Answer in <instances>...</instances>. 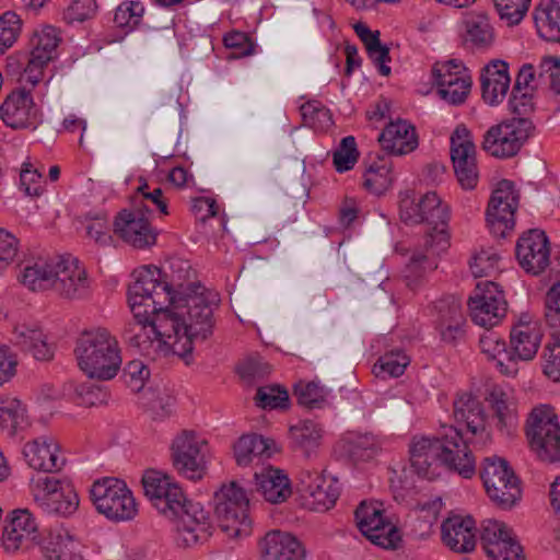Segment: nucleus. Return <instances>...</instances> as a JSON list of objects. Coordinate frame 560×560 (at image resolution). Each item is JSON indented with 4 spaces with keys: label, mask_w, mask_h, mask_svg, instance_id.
<instances>
[{
    "label": "nucleus",
    "mask_w": 560,
    "mask_h": 560,
    "mask_svg": "<svg viewBox=\"0 0 560 560\" xmlns=\"http://www.w3.org/2000/svg\"><path fill=\"white\" fill-rule=\"evenodd\" d=\"M541 331L536 322L520 320L511 329L510 351L508 363L498 360V368L508 375L514 376L517 373L516 360H533L541 342Z\"/></svg>",
    "instance_id": "17"
},
{
    "label": "nucleus",
    "mask_w": 560,
    "mask_h": 560,
    "mask_svg": "<svg viewBox=\"0 0 560 560\" xmlns=\"http://www.w3.org/2000/svg\"><path fill=\"white\" fill-rule=\"evenodd\" d=\"M464 40L474 48H486L493 40L492 27L483 13H469L464 20Z\"/></svg>",
    "instance_id": "42"
},
{
    "label": "nucleus",
    "mask_w": 560,
    "mask_h": 560,
    "mask_svg": "<svg viewBox=\"0 0 560 560\" xmlns=\"http://www.w3.org/2000/svg\"><path fill=\"white\" fill-rule=\"evenodd\" d=\"M542 370L546 376L555 382L560 381V340L552 339L549 341L542 354Z\"/></svg>",
    "instance_id": "54"
},
{
    "label": "nucleus",
    "mask_w": 560,
    "mask_h": 560,
    "mask_svg": "<svg viewBox=\"0 0 560 560\" xmlns=\"http://www.w3.org/2000/svg\"><path fill=\"white\" fill-rule=\"evenodd\" d=\"M545 308L548 324L552 327L560 326V280L547 292Z\"/></svg>",
    "instance_id": "63"
},
{
    "label": "nucleus",
    "mask_w": 560,
    "mask_h": 560,
    "mask_svg": "<svg viewBox=\"0 0 560 560\" xmlns=\"http://www.w3.org/2000/svg\"><path fill=\"white\" fill-rule=\"evenodd\" d=\"M28 427L26 408L20 399L0 395V428L9 436H15Z\"/></svg>",
    "instance_id": "39"
},
{
    "label": "nucleus",
    "mask_w": 560,
    "mask_h": 560,
    "mask_svg": "<svg viewBox=\"0 0 560 560\" xmlns=\"http://www.w3.org/2000/svg\"><path fill=\"white\" fill-rule=\"evenodd\" d=\"M22 30V20L13 11L0 16V55L4 54L16 42Z\"/></svg>",
    "instance_id": "47"
},
{
    "label": "nucleus",
    "mask_w": 560,
    "mask_h": 560,
    "mask_svg": "<svg viewBox=\"0 0 560 560\" xmlns=\"http://www.w3.org/2000/svg\"><path fill=\"white\" fill-rule=\"evenodd\" d=\"M399 215L406 224L427 223L432 226L425 244L430 248L443 252L448 246V233L446 224L450 219L447 205L433 191L418 195L412 190L400 194Z\"/></svg>",
    "instance_id": "6"
},
{
    "label": "nucleus",
    "mask_w": 560,
    "mask_h": 560,
    "mask_svg": "<svg viewBox=\"0 0 560 560\" xmlns=\"http://www.w3.org/2000/svg\"><path fill=\"white\" fill-rule=\"evenodd\" d=\"M393 180L392 162L386 159H380L368 167L363 185L372 194L382 195L389 189Z\"/></svg>",
    "instance_id": "44"
},
{
    "label": "nucleus",
    "mask_w": 560,
    "mask_h": 560,
    "mask_svg": "<svg viewBox=\"0 0 560 560\" xmlns=\"http://www.w3.org/2000/svg\"><path fill=\"white\" fill-rule=\"evenodd\" d=\"M38 524L27 509H16L4 522L1 545L5 552L12 553L39 544Z\"/></svg>",
    "instance_id": "22"
},
{
    "label": "nucleus",
    "mask_w": 560,
    "mask_h": 560,
    "mask_svg": "<svg viewBox=\"0 0 560 560\" xmlns=\"http://www.w3.org/2000/svg\"><path fill=\"white\" fill-rule=\"evenodd\" d=\"M39 544L50 560H83L80 542L63 529L50 530Z\"/></svg>",
    "instance_id": "34"
},
{
    "label": "nucleus",
    "mask_w": 560,
    "mask_h": 560,
    "mask_svg": "<svg viewBox=\"0 0 560 560\" xmlns=\"http://www.w3.org/2000/svg\"><path fill=\"white\" fill-rule=\"evenodd\" d=\"M328 394L329 389L320 386L319 383L315 381L299 382L294 386V395L299 404L311 409L320 407V404L326 399Z\"/></svg>",
    "instance_id": "46"
},
{
    "label": "nucleus",
    "mask_w": 560,
    "mask_h": 560,
    "mask_svg": "<svg viewBox=\"0 0 560 560\" xmlns=\"http://www.w3.org/2000/svg\"><path fill=\"white\" fill-rule=\"evenodd\" d=\"M60 42L57 30L46 25L34 32L31 38V52L27 62L20 73V82L35 86L43 79L44 68L56 57V49ZM18 66L16 70H20Z\"/></svg>",
    "instance_id": "15"
},
{
    "label": "nucleus",
    "mask_w": 560,
    "mask_h": 560,
    "mask_svg": "<svg viewBox=\"0 0 560 560\" xmlns=\"http://www.w3.org/2000/svg\"><path fill=\"white\" fill-rule=\"evenodd\" d=\"M435 311L438 313L436 325L441 322L450 323L451 320L465 318L460 300L456 296L448 295L435 302Z\"/></svg>",
    "instance_id": "57"
},
{
    "label": "nucleus",
    "mask_w": 560,
    "mask_h": 560,
    "mask_svg": "<svg viewBox=\"0 0 560 560\" xmlns=\"http://www.w3.org/2000/svg\"><path fill=\"white\" fill-rule=\"evenodd\" d=\"M518 198L513 182L508 179L499 182L486 212L487 222L495 236L504 237L506 232L513 229Z\"/></svg>",
    "instance_id": "19"
},
{
    "label": "nucleus",
    "mask_w": 560,
    "mask_h": 560,
    "mask_svg": "<svg viewBox=\"0 0 560 560\" xmlns=\"http://www.w3.org/2000/svg\"><path fill=\"white\" fill-rule=\"evenodd\" d=\"M23 456L30 467L44 472L59 470L65 464L63 457L59 455L58 445L48 436H40L25 444Z\"/></svg>",
    "instance_id": "29"
},
{
    "label": "nucleus",
    "mask_w": 560,
    "mask_h": 560,
    "mask_svg": "<svg viewBox=\"0 0 560 560\" xmlns=\"http://www.w3.org/2000/svg\"><path fill=\"white\" fill-rule=\"evenodd\" d=\"M144 12V8L140 2H122L115 12L114 22L119 27L133 26L138 24Z\"/></svg>",
    "instance_id": "59"
},
{
    "label": "nucleus",
    "mask_w": 560,
    "mask_h": 560,
    "mask_svg": "<svg viewBox=\"0 0 560 560\" xmlns=\"http://www.w3.org/2000/svg\"><path fill=\"white\" fill-rule=\"evenodd\" d=\"M494 7L508 25L518 24L526 14L530 0H493Z\"/></svg>",
    "instance_id": "51"
},
{
    "label": "nucleus",
    "mask_w": 560,
    "mask_h": 560,
    "mask_svg": "<svg viewBox=\"0 0 560 560\" xmlns=\"http://www.w3.org/2000/svg\"><path fill=\"white\" fill-rule=\"evenodd\" d=\"M359 152L355 139L352 136L345 137L332 154V162L339 173L351 170L358 161Z\"/></svg>",
    "instance_id": "50"
},
{
    "label": "nucleus",
    "mask_w": 560,
    "mask_h": 560,
    "mask_svg": "<svg viewBox=\"0 0 560 560\" xmlns=\"http://www.w3.org/2000/svg\"><path fill=\"white\" fill-rule=\"evenodd\" d=\"M206 440L194 431L183 430L171 444V460L177 474L188 480H201L207 474Z\"/></svg>",
    "instance_id": "13"
},
{
    "label": "nucleus",
    "mask_w": 560,
    "mask_h": 560,
    "mask_svg": "<svg viewBox=\"0 0 560 560\" xmlns=\"http://www.w3.org/2000/svg\"><path fill=\"white\" fill-rule=\"evenodd\" d=\"M345 455L352 462H368L378 455L383 441L373 433H349L339 443Z\"/></svg>",
    "instance_id": "35"
},
{
    "label": "nucleus",
    "mask_w": 560,
    "mask_h": 560,
    "mask_svg": "<svg viewBox=\"0 0 560 560\" xmlns=\"http://www.w3.org/2000/svg\"><path fill=\"white\" fill-rule=\"evenodd\" d=\"M264 560H303L304 549L289 533L272 530L260 541Z\"/></svg>",
    "instance_id": "32"
},
{
    "label": "nucleus",
    "mask_w": 560,
    "mask_h": 560,
    "mask_svg": "<svg viewBox=\"0 0 560 560\" xmlns=\"http://www.w3.org/2000/svg\"><path fill=\"white\" fill-rule=\"evenodd\" d=\"M480 539L486 555L491 560H525L523 548L503 522L483 521Z\"/></svg>",
    "instance_id": "21"
},
{
    "label": "nucleus",
    "mask_w": 560,
    "mask_h": 560,
    "mask_svg": "<svg viewBox=\"0 0 560 560\" xmlns=\"http://www.w3.org/2000/svg\"><path fill=\"white\" fill-rule=\"evenodd\" d=\"M354 518L360 532L374 545L384 549H396L401 536L398 528L385 515L382 504L361 502L354 511Z\"/></svg>",
    "instance_id": "14"
},
{
    "label": "nucleus",
    "mask_w": 560,
    "mask_h": 560,
    "mask_svg": "<svg viewBox=\"0 0 560 560\" xmlns=\"http://www.w3.org/2000/svg\"><path fill=\"white\" fill-rule=\"evenodd\" d=\"M212 505L220 528L229 537L238 538L250 534L249 499L246 490L236 481L222 485L213 494Z\"/></svg>",
    "instance_id": "7"
},
{
    "label": "nucleus",
    "mask_w": 560,
    "mask_h": 560,
    "mask_svg": "<svg viewBox=\"0 0 560 560\" xmlns=\"http://www.w3.org/2000/svg\"><path fill=\"white\" fill-rule=\"evenodd\" d=\"M480 476L489 499L497 506L511 509L521 499L520 479L504 458L486 457Z\"/></svg>",
    "instance_id": "10"
},
{
    "label": "nucleus",
    "mask_w": 560,
    "mask_h": 560,
    "mask_svg": "<svg viewBox=\"0 0 560 560\" xmlns=\"http://www.w3.org/2000/svg\"><path fill=\"white\" fill-rule=\"evenodd\" d=\"M499 253L493 248L481 249L470 261V270L475 278L489 277L499 271Z\"/></svg>",
    "instance_id": "49"
},
{
    "label": "nucleus",
    "mask_w": 560,
    "mask_h": 560,
    "mask_svg": "<svg viewBox=\"0 0 560 560\" xmlns=\"http://www.w3.org/2000/svg\"><path fill=\"white\" fill-rule=\"evenodd\" d=\"M451 159L460 186L474 188L478 180L476 145L465 126H458L451 137Z\"/></svg>",
    "instance_id": "20"
},
{
    "label": "nucleus",
    "mask_w": 560,
    "mask_h": 560,
    "mask_svg": "<svg viewBox=\"0 0 560 560\" xmlns=\"http://www.w3.org/2000/svg\"><path fill=\"white\" fill-rule=\"evenodd\" d=\"M124 376L128 387L132 392H139L149 378L150 371L142 361L132 360L125 366Z\"/></svg>",
    "instance_id": "58"
},
{
    "label": "nucleus",
    "mask_w": 560,
    "mask_h": 560,
    "mask_svg": "<svg viewBox=\"0 0 560 560\" xmlns=\"http://www.w3.org/2000/svg\"><path fill=\"white\" fill-rule=\"evenodd\" d=\"M144 494L154 508L170 520H177V541L191 547L206 541L212 525L209 513L199 502L187 501L179 483L158 470H147L142 477Z\"/></svg>",
    "instance_id": "2"
},
{
    "label": "nucleus",
    "mask_w": 560,
    "mask_h": 560,
    "mask_svg": "<svg viewBox=\"0 0 560 560\" xmlns=\"http://www.w3.org/2000/svg\"><path fill=\"white\" fill-rule=\"evenodd\" d=\"M525 433L533 451L547 462L560 457V427L555 410L548 405L534 407L525 423Z\"/></svg>",
    "instance_id": "9"
},
{
    "label": "nucleus",
    "mask_w": 560,
    "mask_h": 560,
    "mask_svg": "<svg viewBox=\"0 0 560 560\" xmlns=\"http://www.w3.org/2000/svg\"><path fill=\"white\" fill-rule=\"evenodd\" d=\"M480 349L487 354L490 359L499 360L498 357L501 354H505L508 358L509 351L506 350V343L504 340L500 338V336L494 331H486L480 337Z\"/></svg>",
    "instance_id": "62"
},
{
    "label": "nucleus",
    "mask_w": 560,
    "mask_h": 560,
    "mask_svg": "<svg viewBox=\"0 0 560 560\" xmlns=\"http://www.w3.org/2000/svg\"><path fill=\"white\" fill-rule=\"evenodd\" d=\"M432 75L438 88L451 86L452 82L470 77L464 65L455 59L436 62L432 68Z\"/></svg>",
    "instance_id": "45"
},
{
    "label": "nucleus",
    "mask_w": 560,
    "mask_h": 560,
    "mask_svg": "<svg viewBox=\"0 0 560 560\" xmlns=\"http://www.w3.org/2000/svg\"><path fill=\"white\" fill-rule=\"evenodd\" d=\"M443 544L452 551L459 553L471 552L476 547V524L470 517L453 515L441 524Z\"/></svg>",
    "instance_id": "26"
},
{
    "label": "nucleus",
    "mask_w": 560,
    "mask_h": 560,
    "mask_svg": "<svg viewBox=\"0 0 560 560\" xmlns=\"http://www.w3.org/2000/svg\"><path fill=\"white\" fill-rule=\"evenodd\" d=\"M30 488L36 505L46 514L68 517L79 508V497L73 485L55 476L36 475Z\"/></svg>",
    "instance_id": "8"
},
{
    "label": "nucleus",
    "mask_w": 560,
    "mask_h": 560,
    "mask_svg": "<svg viewBox=\"0 0 560 560\" xmlns=\"http://www.w3.org/2000/svg\"><path fill=\"white\" fill-rule=\"evenodd\" d=\"M515 250L520 265L527 272L538 275L549 265V242L541 230L533 229L523 233Z\"/></svg>",
    "instance_id": "23"
},
{
    "label": "nucleus",
    "mask_w": 560,
    "mask_h": 560,
    "mask_svg": "<svg viewBox=\"0 0 560 560\" xmlns=\"http://www.w3.org/2000/svg\"><path fill=\"white\" fill-rule=\"evenodd\" d=\"M58 266L59 257H38L24 265L19 279L32 291L52 290Z\"/></svg>",
    "instance_id": "30"
},
{
    "label": "nucleus",
    "mask_w": 560,
    "mask_h": 560,
    "mask_svg": "<svg viewBox=\"0 0 560 560\" xmlns=\"http://www.w3.org/2000/svg\"><path fill=\"white\" fill-rule=\"evenodd\" d=\"M540 75L547 77L550 82V89L560 95V58L549 56L540 62Z\"/></svg>",
    "instance_id": "64"
},
{
    "label": "nucleus",
    "mask_w": 560,
    "mask_h": 560,
    "mask_svg": "<svg viewBox=\"0 0 560 560\" xmlns=\"http://www.w3.org/2000/svg\"><path fill=\"white\" fill-rule=\"evenodd\" d=\"M322 432V428L316 422L306 419L291 425L290 438L294 446L308 457L319 445Z\"/></svg>",
    "instance_id": "43"
},
{
    "label": "nucleus",
    "mask_w": 560,
    "mask_h": 560,
    "mask_svg": "<svg viewBox=\"0 0 560 560\" xmlns=\"http://www.w3.org/2000/svg\"><path fill=\"white\" fill-rule=\"evenodd\" d=\"M91 222L86 225V234L100 245H108L112 241L109 222L104 212L89 214Z\"/></svg>",
    "instance_id": "55"
},
{
    "label": "nucleus",
    "mask_w": 560,
    "mask_h": 560,
    "mask_svg": "<svg viewBox=\"0 0 560 560\" xmlns=\"http://www.w3.org/2000/svg\"><path fill=\"white\" fill-rule=\"evenodd\" d=\"M468 307L474 323L482 327L497 325L506 314V301L499 285L492 281H481L469 298Z\"/></svg>",
    "instance_id": "18"
},
{
    "label": "nucleus",
    "mask_w": 560,
    "mask_h": 560,
    "mask_svg": "<svg viewBox=\"0 0 560 560\" xmlns=\"http://www.w3.org/2000/svg\"><path fill=\"white\" fill-rule=\"evenodd\" d=\"M288 402V392L279 386H264L257 390L256 404L262 409L285 408Z\"/></svg>",
    "instance_id": "53"
},
{
    "label": "nucleus",
    "mask_w": 560,
    "mask_h": 560,
    "mask_svg": "<svg viewBox=\"0 0 560 560\" xmlns=\"http://www.w3.org/2000/svg\"><path fill=\"white\" fill-rule=\"evenodd\" d=\"M52 290L66 299H83L90 292L85 269L72 257H59Z\"/></svg>",
    "instance_id": "25"
},
{
    "label": "nucleus",
    "mask_w": 560,
    "mask_h": 560,
    "mask_svg": "<svg viewBox=\"0 0 560 560\" xmlns=\"http://www.w3.org/2000/svg\"><path fill=\"white\" fill-rule=\"evenodd\" d=\"M456 427H443L434 436H413L409 445L412 469L422 478L433 480L440 476L442 466L470 478L476 471L475 458Z\"/></svg>",
    "instance_id": "4"
},
{
    "label": "nucleus",
    "mask_w": 560,
    "mask_h": 560,
    "mask_svg": "<svg viewBox=\"0 0 560 560\" xmlns=\"http://www.w3.org/2000/svg\"><path fill=\"white\" fill-rule=\"evenodd\" d=\"M471 88V78H463V80H458L451 83V86H440L438 88V92L444 101L452 105H459L464 103L466 97L468 96Z\"/></svg>",
    "instance_id": "56"
},
{
    "label": "nucleus",
    "mask_w": 560,
    "mask_h": 560,
    "mask_svg": "<svg viewBox=\"0 0 560 560\" xmlns=\"http://www.w3.org/2000/svg\"><path fill=\"white\" fill-rule=\"evenodd\" d=\"M96 510L112 521H129L137 514V504L126 483L117 478L96 480L90 490Z\"/></svg>",
    "instance_id": "11"
},
{
    "label": "nucleus",
    "mask_w": 560,
    "mask_h": 560,
    "mask_svg": "<svg viewBox=\"0 0 560 560\" xmlns=\"http://www.w3.org/2000/svg\"><path fill=\"white\" fill-rule=\"evenodd\" d=\"M147 206L121 210L114 221V233L135 248L143 249L155 244L156 233L152 228Z\"/></svg>",
    "instance_id": "16"
},
{
    "label": "nucleus",
    "mask_w": 560,
    "mask_h": 560,
    "mask_svg": "<svg viewBox=\"0 0 560 560\" xmlns=\"http://www.w3.org/2000/svg\"><path fill=\"white\" fill-rule=\"evenodd\" d=\"M19 252V240L11 232L0 228V270L13 262Z\"/></svg>",
    "instance_id": "60"
},
{
    "label": "nucleus",
    "mask_w": 560,
    "mask_h": 560,
    "mask_svg": "<svg viewBox=\"0 0 560 560\" xmlns=\"http://www.w3.org/2000/svg\"><path fill=\"white\" fill-rule=\"evenodd\" d=\"M314 488L317 489L311 490L307 497L303 498L308 509L324 512L335 505L340 494L338 480L335 477L323 476Z\"/></svg>",
    "instance_id": "40"
},
{
    "label": "nucleus",
    "mask_w": 560,
    "mask_h": 560,
    "mask_svg": "<svg viewBox=\"0 0 560 560\" xmlns=\"http://www.w3.org/2000/svg\"><path fill=\"white\" fill-rule=\"evenodd\" d=\"M0 118L13 129L35 128L38 109L30 91L21 88L11 92L0 107Z\"/></svg>",
    "instance_id": "24"
},
{
    "label": "nucleus",
    "mask_w": 560,
    "mask_h": 560,
    "mask_svg": "<svg viewBox=\"0 0 560 560\" xmlns=\"http://www.w3.org/2000/svg\"><path fill=\"white\" fill-rule=\"evenodd\" d=\"M408 364L409 359L401 351L388 352L378 359L374 365V372L381 377H398L404 374Z\"/></svg>",
    "instance_id": "48"
},
{
    "label": "nucleus",
    "mask_w": 560,
    "mask_h": 560,
    "mask_svg": "<svg viewBox=\"0 0 560 560\" xmlns=\"http://www.w3.org/2000/svg\"><path fill=\"white\" fill-rule=\"evenodd\" d=\"M534 20L542 38L560 43V0H541L534 11Z\"/></svg>",
    "instance_id": "38"
},
{
    "label": "nucleus",
    "mask_w": 560,
    "mask_h": 560,
    "mask_svg": "<svg viewBox=\"0 0 560 560\" xmlns=\"http://www.w3.org/2000/svg\"><path fill=\"white\" fill-rule=\"evenodd\" d=\"M13 342L22 351L31 353L38 361L52 358V350L46 341V336L36 326L18 325L13 331Z\"/></svg>",
    "instance_id": "36"
},
{
    "label": "nucleus",
    "mask_w": 560,
    "mask_h": 560,
    "mask_svg": "<svg viewBox=\"0 0 560 560\" xmlns=\"http://www.w3.org/2000/svg\"><path fill=\"white\" fill-rule=\"evenodd\" d=\"M533 131L534 125L528 117H512L490 127L483 135L481 148L494 158H512Z\"/></svg>",
    "instance_id": "12"
},
{
    "label": "nucleus",
    "mask_w": 560,
    "mask_h": 560,
    "mask_svg": "<svg viewBox=\"0 0 560 560\" xmlns=\"http://www.w3.org/2000/svg\"><path fill=\"white\" fill-rule=\"evenodd\" d=\"M435 268V260L428 254L421 252L413 253L405 269V278L408 281V285L416 284L427 271H432Z\"/></svg>",
    "instance_id": "52"
},
{
    "label": "nucleus",
    "mask_w": 560,
    "mask_h": 560,
    "mask_svg": "<svg viewBox=\"0 0 560 560\" xmlns=\"http://www.w3.org/2000/svg\"><path fill=\"white\" fill-rule=\"evenodd\" d=\"M454 419L458 425H465L471 434H479L482 442L489 439L485 409L479 399L471 394L463 393L454 400Z\"/></svg>",
    "instance_id": "28"
},
{
    "label": "nucleus",
    "mask_w": 560,
    "mask_h": 560,
    "mask_svg": "<svg viewBox=\"0 0 560 560\" xmlns=\"http://www.w3.org/2000/svg\"><path fill=\"white\" fill-rule=\"evenodd\" d=\"M492 420L497 430L505 436L513 435L518 428L517 405L514 398L501 388H493L488 396Z\"/></svg>",
    "instance_id": "31"
},
{
    "label": "nucleus",
    "mask_w": 560,
    "mask_h": 560,
    "mask_svg": "<svg viewBox=\"0 0 560 560\" xmlns=\"http://www.w3.org/2000/svg\"><path fill=\"white\" fill-rule=\"evenodd\" d=\"M483 101L491 105L503 102L510 89L509 65L500 59L490 61L480 74Z\"/></svg>",
    "instance_id": "27"
},
{
    "label": "nucleus",
    "mask_w": 560,
    "mask_h": 560,
    "mask_svg": "<svg viewBox=\"0 0 560 560\" xmlns=\"http://www.w3.org/2000/svg\"><path fill=\"white\" fill-rule=\"evenodd\" d=\"M382 148L388 153L402 155L417 148L415 128L406 120L389 122L378 137Z\"/></svg>",
    "instance_id": "33"
},
{
    "label": "nucleus",
    "mask_w": 560,
    "mask_h": 560,
    "mask_svg": "<svg viewBox=\"0 0 560 560\" xmlns=\"http://www.w3.org/2000/svg\"><path fill=\"white\" fill-rule=\"evenodd\" d=\"M218 296L201 287L194 284L183 298L175 300L171 292V301L163 306L161 326H170L174 334V353L186 357L192 351V343L206 340L214 326L213 310Z\"/></svg>",
    "instance_id": "3"
},
{
    "label": "nucleus",
    "mask_w": 560,
    "mask_h": 560,
    "mask_svg": "<svg viewBox=\"0 0 560 560\" xmlns=\"http://www.w3.org/2000/svg\"><path fill=\"white\" fill-rule=\"evenodd\" d=\"M74 355L80 370L100 381L114 378L122 363L116 337L103 327L84 330L77 339Z\"/></svg>",
    "instance_id": "5"
},
{
    "label": "nucleus",
    "mask_w": 560,
    "mask_h": 560,
    "mask_svg": "<svg viewBox=\"0 0 560 560\" xmlns=\"http://www.w3.org/2000/svg\"><path fill=\"white\" fill-rule=\"evenodd\" d=\"M175 398L166 392L158 393L149 402V411L154 420H164L173 413Z\"/></svg>",
    "instance_id": "61"
},
{
    "label": "nucleus",
    "mask_w": 560,
    "mask_h": 560,
    "mask_svg": "<svg viewBox=\"0 0 560 560\" xmlns=\"http://www.w3.org/2000/svg\"><path fill=\"white\" fill-rule=\"evenodd\" d=\"M255 480L257 491L270 503H281L291 494L288 477L278 469H262L255 474Z\"/></svg>",
    "instance_id": "37"
},
{
    "label": "nucleus",
    "mask_w": 560,
    "mask_h": 560,
    "mask_svg": "<svg viewBox=\"0 0 560 560\" xmlns=\"http://www.w3.org/2000/svg\"><path fill=\"white\" fill-rule=\"evenodd\" d=\"M171 301V287L161 280L156 267H143L137 271L136 281L128 288V302L137 322L125 331L128 345L142 355L156 360L174 353V334L170 326L163 328V306Z\"/></svg>",
    "instance_id": "1"
},
{
    "label": "nucleus",
    "mask_w": 560,
    "mask_h": 560,
    "mask_svg": "<svg viewBox=\"0 0 560 560\" xmlns=\"http://www.w3.org/2000/svg\"><path fill=\"white\" fill-rule=\"evenodd\" d=\"M273 441L258 434H247L238 439L234 445V456L237 465L247 466L254 457L271 455Z\"/></svg>",
    "instance_id": "41"
}]
</instances>
